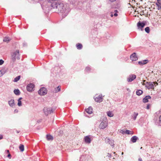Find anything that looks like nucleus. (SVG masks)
Listing matches in <instances>:
<instances>
[{
    "label": "nucleus",
    "instance_id": "nucleus-1",
    "mask_svg": "<svg viewBox=\"0 0 161 161\" xmlns=\"http://www.w3.org/2000/svg\"><path fill=\"white\" fill-rule=\"evenodd\" d=\"M53 8H56V12L62 14L63 17L66 16L70 11V9L66 5H64L60 2H58L55 5L52 7Z\"/></svg>",
    "mask_w": 161,
    "mask_h": 161
},
{
    "label": "nucleus",
    "instance_id": "nucleus-2",
    "mask_svg": "<svg viewBox=\"0 0 161 161\" xmlns=\"http://www.w3.org/2000/svg\"><path fill=\"white\" fill-rule=\"evenodd\" d=\"M143 82H142V84L145 85L146 87L148 89H154V87H155L158 85V83L156 82H148L145 80H143Z\"/></svg>",
    "mask_w": 161,
    "mask_h": 161
},
{
    "label": "nucleus",
    "instance_id": "nucleus-3",
    "mask_svg": "<svg viewBox=\"0 0 161 161\" xmlns=\"http://www.w3.org/2000/svg\"><path fill=\"white\" fill-rule=\"evenodd\" d=\"M11 59L13 62H15L16 59L18 60L20 59V54L19 50H17L12 52L11 53Z\"/></svg>",
    "mask_w": 161,
    "mask_h": 161
},
{
    "label": "nucleus",
    "instance_id": "nucleus-4",
    "mask_svg": "<svg viewBox=\"0 0 161 161\" xmlns=\"http://www.w3.org/2000/svg\"><path fill=\"white\" fill-rule=\"evenodd\" d=\"M55 109L52 108H47L45 107L43 109V112L44 114L46 116H47L48 114H51L53 113Z\"/></svg>",
    "mask_w": 161,
    "mask_h": 161
},
{
    "label": "nucleus",
    "instance_id": "nucleus-5",
    "mask_svg": "<svg viewBox=\"0 0 161 161\" xmlns=\"http://www.w3.org/2000/svg\"><path fill=\"white\" fill-rule=\"evenodd\" d=\"M95 101L98 103H100L103 100L102 95H100L98 96L95 95L94 97Z\"/></svg>",
    "mask_w": 161,
    "mask_h": 161
},
{
    "label": "nucleus",
    "instance_id": "nucleus-6",
    "mask_svg": "<svg viewBox=\"0 0 161 161\" xmlns=\"http://www.w3.org/2000/svg\"><path fill=\"white\" fill-rule=\"evenodd\" d=\"M47 90L45 87L41 88L38 91V94L41 95H44L47 93Z\"/></svg>",
    "mask_w": 161,
    "mask_h": 161
},
{
    "label": "nucleus",
    "instance_id": "nucleus-7",
    "mask_svg": "<svg viewBox=\"0 0 161 161\" xmlns=\"http://www.w3.org/2000/svg\"><path fill=\"white\" fill-rule=\"evenodd\" d=\"M105 142L106 143H108L112 147H114V141L108 138H106L105 139Z\"/></svg>",
    "mask_w": 161,
    "mask_h": 161
},
{
    "label": "nucleus",
    "instance_id": "nucleus-8",
    "mask_svg": "<svg viewBox=\"0 0 161 161\" xmlns=\"http://www.w3.org/2000/svg\"><path fill=\"white\" fill-rule=\"evenodd\" d=\"M35 85L33 84L30 83L27 86V90L28 92H31L34 90Z\"/></svg>",
    "mask_w": 161,
    "mask_h": 161
},
{
    "label": "nucleus",
    "instance_id": "nucleus-9",
    "mask_svg": "<svg viewBox=\"0 0 161 161\" xmlns=\"http://www.w3.org/2000/svg\"><path fill=\"white\" fill-rule=\"evenodd\" d=\"M136 78V76L133 74L130 75L127 78V81L128 82H130Z\"/></svg>",
    "mask_w": 161,
    "mask_h": 161
},
{
    "label": "nucleus",
    "instance_id": "nucleus-10",
    "mask_svg": "<svg viewBox=\"0 0 161 161\" xmlns=\"http://www.w3.org/2000/svg\"><path fill=\"white\" fill-rule=\"evenodd\" d=\"M90 137L91 136L90 135L84 137V141L87 144L91 143L92 140Z\"/></svg>",
    "mask_w": 161,
    "mask_h": 161
},
{
    "label": "nucleus",
    "instance_id": "nucleus-11",
    "mask_svg": "<svg viewBox=\"0 0 161 161\" xmlns=\"http://www.w3.org/2000/svg\"><path fill=\"white\" fill-rule=\"evenodd\" d=\"M107 126V123L106 121H103L100 124L99 128L100 129H104Z\"/></svg>",
    "mask_w": 161,
    "mask_h": 161
},
{
    "label": "nucleus",
    "instance_id": "nucleus-12",
    "mask_svg": "<svg viewBox=\"0 0 161 161\" xmlns=\"http://www.w3.org/2000/svg\"><path fill=\"white\" fill-rule=\"evenodd\" d=\"M48 2L51 3L50 5L52 7L59 2L58 0H48Z\"/></svg>",
    "mask_w": 161,
    "mask_h": 161
},
{
    "label": "nucleus",
    "instance_id": "nucleus-13",
    "mask_svg": "<svg viewBox=\"0 0 161 161\" xmlns=\"http://www.w3.org/2000/svg\"><path fill=\"white\" fill-rule=\"evenodd\" d=\"M130 58L132 61H136L138 59L137 57L136 56V53H134L130 55Z\"/></svg>",
    "mask_w": 161,
    "mask_h": 161
},
{
    "label": "nucleus",
    "instance_id": "nucleus-14",
    "mask_svg": "<svg viewBox=\"0 0 161 161\" xmlns=\"http://www.w3.org/2000/svg\"><path fill=\"white\" fill-rule=\"evenodd\" d=\"M151 97L150 96H147L143 99V102L146 103L149 101V100L151 99Z\"/></svg>",
    "mask_w": 161,
    "mask_h": 161
},
{
    "label": "nucleus",
    "instance_id": "nucleus-15",
    "mask_svg": "<svg viewBox=\"0 0 161 161\" xmlns=\"http://www.w3.org/2000/svg\"><path fill=\"white\" fill-rule=\"evenodd\" d=\"M8 104L11 107L13 108L15 105L14 101V99H11L8 101Z\"/></svg>",
    "mask_w": 161,
    "mask_h": 161
},
{
    "label": "nucleus",
    "instance_id": "nucleus-16",
    "mask_svg": "<svg viewBox=\"0 0 161 161\" xmlns=\"http://www.w3.org/2000/svg\"><path fill=\"white\" fill-rule=\"evenodd\" d=\"M85 111L89 114H91L92 113V108L91 107H90L88 108L85 109Z\"/></svg>",
    "mask_w": 161,
    "mask_h": 161
},
{
    "label": "nucleus",
    "instance_id": "nucleus-17",
    "mask_svg": "<svg viewBox=\"0 0 161 161\" xmlns=\"http://www.w3.org/2000/svg\"><path fill=\"white\" fill-rule=\"evenodd\" d=\"M118 11L117 10H115L114 11V12H111L110 13V16L111 17H113L114 15L115 16H117L118 15L117 13H118Z\"/></svg>",
    "mask_w": 161,
    "mask_h": 161
},
{
    "label": "nucleus",
    "instance_id": "nucleus-18",
    "mask_svg": "<svg viewBox=\"0 0 161 161\" xmlns=\"http://www.w3.org/2000/svg\"><path fill=\"white\" fill-rule=\"evenodd\" d=\"M138 139V137L136 136H134L132 137L130 139V141L133 143L135 142Z\"/></svg>",
    "mask_w": 161,
    "mask_h": 161
},
{
    "label": "nucleus",
    "instance_id": "nucleus-19",
    "mask_svg": "<svg viewBox=\"0 0 161 161\" xmlns=\"http://www.w3.org/2000/svg\"><path fill=\"white\" fill-rule=\"evenodd\" d=\"M107 115L109 117H112L114 116V114L112 111H108L107 112Z\"/></svg>",
    "mask_w": 161,
    "mask_h": 161
},
{
    "label": "nucleus",
    "instance_id": "nucleus-20",
    "mask_svg": "<svg viewBox=\"0 0 161 161\" xmlns=\"http://www.w3.org/2000/svg\"><path fill=\"white\" fill-rule=\"evenodd\" d=\"M11 39L8 37H5L4 38L3 41L7 42H8Z\"/></svg>",
    "mask_w": 161,
    "mask_h": 161
},
{
    "label": "nucleus",
    "instance_id": "nucleus-21",
    "mask_svg": "<svg viewBox=\"0 0 161 161\" xmlns=\"http://www.w3.org/2000/svg\"><path fill=\"white\" fill-rule=\"evenodd\" d=\"M14 93L16 95H19L20 94V92L18 89H15L14 91Z\"/></svg>",
    "mask_w": 161,
    "mask_h": 161
},
{
    "label": "nucleus",
    "instance_id": "nucleus-22",
    "mask_svg": "<svg viewBox=\"0 0 161 161\" xmlns=\"http://www.w3.org/2000/svg\"><path fill=\"white\" fill-rule=\"evenodd\" d=\"M76 47L77 49H81L82 48V45L81 44L78 43L76 45Z\"/></svg>",
    "mask_w": 161,
    "mask_h": 161
},
{
    "label": "nucleus",
    "instance_id": "nucleus-23",
    "mask_svg": "<svg viewBox=\"0 0 161 161\" xmlns=\"http://www.w3.org/2000/svg\"><path fill=\"white\" fill-rule=\"evenodd\" d=\"M22 99V97H20L18 100V105L19 106H22V103L21 100Z\"/></svg>",
    "mask_w": 161,
    "mask_h": 161
},
{
    "label": "nucleus",
    "instance_id": "nucleus-24",
    "mask_svg": "<svg viewBox=\"0 0 161 161\" xmlns=\"http://www.w3.org/2000/svg\"><path fill=\"white\" fill-rule=\"evenodd\" d=\"M133 134V131H130L128 130H126L125 131V134L128 135H132Z\"/></svg>",
    "mask_w": 161,
    "mask_h": 161
},
{
    "label": "nucleus",
    "instance_id": "nucleus-25",
    "mask_svg": "<svg viewBox=\"0 0 161 161\" xmlns=\"http://www.w3.org/2000/svg\"><path fill=\"white\" fill-rule=\"evenodd\" d=\"M47 140H53V138L51 135H47Z\"/></svg>",
    "mask_w": 161,
    "mask_h": 161
},
{
    "label": "nucleus",
    "instance_id": "nucleus-26",
    "mask_svg": "<svg viewBox=\"0 0 161 161\" xmlns=\"http://www.w3.org/2000/svg\"><path fill=\"white\" fill-rule=\"evenodd\" d=\"M61 88L59 86H58L57 87L55 88L54 90V92L55 93H57L60 91Z\"/></svg>",
    "mask_w": 161,
    "mask_h": 161
},
{
    "label": "nucleus",
    "instance_id": "nucleus-27",
    "mask_svg": "<svg viewBox=\"0 0 161 161\" xmlns=\"http://www.w3.org/2000/svg\"><path fill=\"white\" fill-rule=\"evenodd\" d=\"M148 61H149L147 59L143 60L142 61V65L147 64V63H148Z\"/></svg>",
    "mask_w": 161,
    "mask_h": 161
},
{
    "label": "nucleus",
    "instance_id": "nucleus-28",
    "mask_svg": "<svg viewBox=\"0 0 161 161\" xmlns=\"http://www.w3.org/2000/svg\"><path fill=\"white\" fill-rule=\"evenodd\" d=\"M19 150L21 152H23L24 151V146L23 145H20L19 147Z\"/></svg>",
    "mask_w": 161,
    "mask_h": 161
},
{
    "label": "nucleus",
    "instance_id": "nucleus-29",
    "mask_svg": "<svg viewBox=\"0 0 161 161\" xmlns=\"http://www.w3.org/2000/svg\"><path fill=\"white\" fill-rule=\"evenodd\" d=\"M20 78V76H18L14 78V81L15 82H17L19 80Z\"/></svg>",
    "mask_w": 161,
    "mask_h": 161
},
{
    "label": "nucleus",
    "instance_id": "nucleus-30",
    "mask_svg": "<svg viewBox=\"0 0 161 161\" xmlns=\"http://www.w3.org/2000/svg\"><path fill=\"white\" fill-rule=\"evenodd\" d=\"M140 7H138V8H137V7L136 8V12H137V13L139 14V15H141V14H140L141 13V11H139V9H140Z\"/></svg>",
    "mask_w": 161,
    "mask_h": 161
},
{
    "label": "nucleus",
    "instance_id": "nucleus-31",
    "mask_svg": "<svg viewBox=\"0 0 161 161\" xmlns=\"http://www.w3.org/2000/svg\"><path fill=\"white\" fill-rule=\"evenodd\" d=\"M145 31L147 33H149L150 31L149 27H146L145 29Z\"/></svg>",
    "mask_w": 161,
    "mask_h": 161
},
{
    "label": "nucleus",
    "instance_id": "nucleus-32",
    "mask_svg": "<svg viewBox=\"0 0 161 161\" xmlns=\"http://www.w3.org/2000/svg\"><path fill=\"white\" fill-rule=\"evenodd\" d=\"M90 70L91 68L90 67H86L85 69V71L87 72H89V71H90Z\"/></svg>",
    "mask_w": 161,
    "mask_h": 161
},
{
    "label": "nucleus",
    "instance_id": "nucleus-33",
    "mask_svg": "<svg viewBox=\"0 0 161 161\" xmlns=\"http://www.w3.org/2000/svg\"><path fill=\"white\" fill-rule=\"evenodd\" d=\"M137 26L139 29H141V22L140 21L137 23Z\"/></svg>",
    "mask_w": 161,
    "mask_h": 161
},
{
    "label": "nucleus",
    "instance_id": "nucleus-34",
    "mask_svg": "<svg viewBox=\"0 0 161 161\" xmlns=\"http://www.w3.org/2000/svg\"><path fill=\"white\" fill-rule=\"evenodd\" d=\"M141 91V90H137V91H136V94L137 95H138V96H140V95H141V93L140 92H139L140 91Z\"/></svg>",
    "mask_w": 161,
    "mask_h": 161
},
{
    "label": "nucleus",
    "instance_id": "nucleus-35",
    "mask_svg": "<svg viewBox=\"0 0 161 161\" xmlns=\"http://www.w3.org/2000/svg\"><path fill=\"white\" fill-rule=\"evenodd\" d=\"M5 73L3 70H0V77L2 76Z\"/></svg>",
    "mask_w": 161,
    "mask_h": 161
},
{
    "label": "nucleus",
    "instance_id": "nucleus-36",
    "mask_svg": "<svg viewBox=\"0 0 161 161\" xmlns=\"http://www.w3.org/2000/svg\"><path fill=\"white\" fill-rule=\"evenodd\" d=\"M151 107V105L150 104H147V106L146 107H145V108L147 109H149L150 107Z\"/></svg>",
    "mask_w": 161,
    "mask_h": 161
},
{
    "label": "nucleus",
    "instance_id": "nucleus-37",
    "mask_svg": "<svg viewBox=\"0 0 161 161\" xmlns=\"http://www.w3.org/2000/svg\"><path fill=\"white\" fill-rule=\"evenodd\" d=\"M137 115H138L137 113H135L134 115V117H133V118L134 120H135L136 119L137 116Z\"/></svg>",
    "mask_w": 161,
    "mask_h": 161
},
{
    "label": "nucleus",
    "instance_id": "nucleus-38",
    "mask_svg": "<svg viewBox=\"0 0 161 161\" xmlns=\"http://www.w3.org/2000/svg\"><path fill=\"white\" fill-rule=\"evenodd\" d=\"M119 132L123 135L125 134V131L123 130H120Z\"/></svg>",
    "mask_w": 161,
    "mask_h": 161
},
{
    "label": "nucleus",
    "instance_id": "nucleus-39",
    "mask_svg": "<svg viewBox=\"0 0 161 161\" xmlns=\"http://www.w3.org/2000/svg\"><path fill=\"white\" fill-rule=\"evenodd\" d=\"M4 63V61L2 59H0V65L3 64Z\"/></svg>",
    "mask_w": 161,
    "mask_h": 161
},
{
    "label": "nucleus",
    "instance_id": "nucleus-40",
    "mask_svg": "<svg viewBox=\"0 0 161 161\" xmlns=\"http://www.w3.org/2000/svg\"><path fill=\"white\" fill-rule=\"evenodd\" d=\"M158 10L161 9V5L160 4H158Z\"/></svg>",
    "mask_w": 161,
    "mask_h": 161
},
{
    "label": "nucleus",
    "instance_id": "nucleus-41",
    "mask_svg": "<svg viewBox=\"0 0 161 161\" xmlns=\"http://www.w3.org/2000/svg\"><path fill=\"white\" fill-rule=\"evenodd\" d=\"M159 124L160 125H161V115L159 117Z\"/></svg>",
    "mask_w": 161,
    "mask_h": 161
},
{
    "label": "nucleus",
    "instance_id": "nucleus-42",
    "mask_svg": "<svg viewBox=\"0 0 161 161\" xmlns=\"http://www.w3.org/2000/svg\"><path fill=\"white\" fill-rule=\"evenodd\" d=\"M145 25V23L143 22H142V28L144 27Z\"/></svg>",
    "mask_w": 161,
    "mask_h": 161
},
{
    "label": "nucleus",
    "instance_id": "nucleus-43",
    "mask_svg": "<svg viewBox=\"0 0 161 161\" xmlns=\"http://www.w3.org/2000/svg\"><path fill=\"white\" fill-rule=\"evenodd\" d=\"M107 156L109 158H111V155L110 154L108 153Z\"/></svg>",
    "mask_w": 161,
    "mask_h": 161
},
{
    "label": "nucleus",
    "instance_id": "nucleus-44",
    "mask_svg": "<svg viewBox=\"0 0 161 161\" xmlns=\"http://www.w3.org/2000/svg\"><path fill=\"white\" fill-rule=\"evenodd\" d=\"M3 138V136L2 135L0 134V140L2 139Z\"/></svg>",
    "mask_w": 161,
    "mask_h": 161
},
{
    "label": "nucleus",
    "instance_id": "nucleus-45",
    "mask_svg": "<svg viewBox=\"0 0 161 161\" xmlns=\"http://www.w3.org/2000/svg\"><path fill=\"white\" fill-rule=\"evenodd\" d=\"M158 2L159 4H161V0H158Z\"/></svg>",
    "mask_w": 161,
    "mask_h": 161
},
{
    "label": "nucleus",
    "instance_id": "nucleus-46",
    "mask_svg": "<svg viewBox=\"0 0 161 161\" xmlns=\"http://www.w3.org/2000/svg\"><path fill=\"white\" fill-rule=\"evenodd\" d=\"M18 111L17 109H15L14 110V113H17L18 112Z\"/></svg>",
    "mask_w": 161,
    "mask_h": 161
},
{
    "label": "nucleus",
    "instance_id": "nucleus-47",
    "mask_svg": "<svg viewBox=\"0 0 161 161\" xmlns=\"http://www.w3.org/2000/svg\"><path fill=\"white\" fill-rule=\"evenodd\" d=\"M8 158H10V157H11V155L10 154H9L8 155Z\"/></svg>",
    "mask_w": 161,
    "mask_h": 161
},
{
    "label": "nucleus",
    "instance_id": "nucleus-48",
    "mask_svg": "<svg viewBox=\"0 0 161 161\" xmlns=\"http://www.w3.org/2000/svg\"><path fill=\"white\" fill-rule=\"evenodd\" d=\"M138 63L139 65H141V61H139Z\"/></svg>",
    "mask_w": 161,
    "mask_h": 161
},
{
    "label": "nucleus",
    "instance_id": "nucleus-49",
    "mask_svg": "<svg viewBox=\"0 0 161 161\" xmlns=\"http://www.w3.org/2000/svg\"><path fill=\"white\" fill-rule=\"evenodd\" d=\"M138 161H141V158H140L138 159Z\"/></svg>",
    "mask_w": 161,
    "mask_h": 161
},
{
    "label": "nucleus",
    "instance_id": "nucleus-50",
    "mask_svg": "<svg viewBox=\"0 0 161 161\" xmlns=\"http://www.w3.org/2000/svg\"><path fill=\"white\" fill-rule=\"evenodd\" d=\"M127 91H129H129H130V90H129V88H127Z\"/></svg>",
    "mask_w": 161,
    "mask_h": 161
},
{
    "label": "nucleus",
    "instance_id": "nucleus-51",
    "mask_svg": "<svg viewBox=\"0 0 161 161\" xmlns=\"http://www.w3.org/2000/svg\"><path fill=\"white\" fill-rule=\"evenodd\" d=\"M17 133H19V131H17Z\"/></svg>",
    "mask_w": 161,
    "mask_h": 161
},
{
    "label": "nucleus",
    "instance_id": "nucleus-52",
    "mask_svg": "<svg viewBox=\"0 0 161 161\" xmlns=\"http://www.w3.org/2000/svg\"><path fill=\"white\" fill-rule=\"evenodd\" d=\"M143 93V91H142V94Z\"/></svg>",
    "mask_w": 161,
    "mask_h": 161
},
{
    "label": "nucleus",
    "instance_id": "nucleus-53",
    "mask_svg": "<svg viewBox=\"0 0 161 161\" xmlns=\"http://www.w3.org/2000/svg\"><path fill=\"white\" fill-rule=\"evenodd\" d=\"M123 152H122V155H123Z\"/></svg>",
    "mask_w": 161,
    "mask_h": 161
},
{
    "label": "nucleus",
    "instance_id": "nucleus-54",
    "mask_svg": "<svg viewBox=\"0 0 161 161\" xmlns=\"http://www.w3.org/2000/svg\"><path fill=\"white\" fill-rule=\"evenodd\" d=\"M7 151V152H9V151L8 150Z\"/></svg>",
    "mask_w": 161,
    "mask_h": 161
},
{
    "label": "nucleus",
    "instance_id": "nucleus-55",
    "mask_svg": "<svg viewBox=\"0 0 161 161\" xmlns=\"http://www.w3.org/2000/svg\"><path fill=\"white\" fill-rule=\"evenodd\" d=\"M137 16L138 17H139V15H137Z\"/></svg>",
    "mask_w": 161,
    "mask_h": 161
},
{
    "label": "nucleus",
    "instance_id": "nucleus-56",
    "mask_svg": "<svg viewBox=\"0 0 161 161\" xmlns=\"http://www.w3.org/2000/svg\"><path fill=\"white\" fill-rule=\"evenodd\" d=\"M143 0H141L142 1H143Z\"/></svg>",
    "mask_w": 161,
    "mask_h": 161
},
{
    "label": "nucleus",
    "instance_id": "nucleus-57",
    "mask_svg": "<svg viewBox=\"0 0 161 161\" xmlns=\"http://www.w3.org/2000/svg\"><path fill=\"white\" fill-rule=\"evenodd\" d=\"M114 153L115 154V152H114Z\"/></svg>",
    "mask_w": 161,
    "mask_h": 161
},
{
    "label": "nucleus",
    "instance_id": "nucleus-58",
    "mask_svg": "<svg viewBox=\"0 0 161 161\" xmlns=\"http://www.w3.org/2000/svg\"><path fill=\"white\" fill-rule=\"evenodd\" d=\"M136 15H135V17H136Z\"/></svg>",
    "mask_w": 161,
    "mask_h": 161
}]
</instances>
